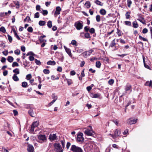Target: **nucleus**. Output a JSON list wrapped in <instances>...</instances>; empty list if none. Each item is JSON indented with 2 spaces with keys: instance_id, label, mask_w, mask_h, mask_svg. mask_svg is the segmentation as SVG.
I'll return each instance as SVG.
<instances>
[{
  "instance_id": "1",
  "label": "nucleus",
  "mask_w": 152,
  "mask_h": 152,
  "mask_svg": "<svg viewBox=\"0 0 152 152\" xmlns=\"http://www.w3.org/2000/svg\"><path fill=\"white\" fill-rule=\"evenodd\" d=\"M70 150L73 152H83L80 148L74 145H72Z\"/></svg>"
},
{
  "instance_id": "2",
  "label": "nucleus",
  "mask_w": 152,
  "mask_h": 152,
  "mask_svg": "<svg viewBox=\"0 0 152 152\" xmlns=\"http://www.w3.org/2000/svg\"><path fill=\"white\" fill-rule=\"evenodd\" d=\"M89 126L90 128L91 129H87L84 131V132L88 136H93L95 134V133L92 130L91 126Z\"/></svg>"
},
{
  "instance_id": "3",
  "label": "nucleus",
  "mask_w": 152,
  "mask_h": 152,
  "mask_svg": "<svg viewBox=\"0 0 152 152\" xmlns=\"http://www.w3.org/2000/svg\"><path fill=\"white\" fill-rule=\"evenodd\" d=\"M83 134L81 132L79 133L77 135L76 140L78 142H83L84 141V138L83 137Z\"/></svg>"
},
{
  "instance_id": "4",
  "label": "nucleus",
  "mask_w": 152,
  "mask_h": 152,
  "mask_svg": "<svg viewBox=\"0 0 152 152\" xmlns=\"http://www.w3.org/2000/svg\"><path fill=\"white\" fill-rule=\"evenodd\" d=\"M38 138L39 140L40 143H42L46 142L47 138L46 136L44 134H40L38 135Z\"/></svg>"
},
{
  "instance_id": "5",
  "label": "nucleus",
  "mask_w": 152,
  "mask_h": 152,
  "mask_svg": "<svg viewBox=\"0 0 152 152\" xmlns=\"http://www.w3.org/2000/svg\"><path fill=\"white\" fill-rule=\"evenodd\" d=\"M82 23V21H77L75 23L74 26L77 30H80L83 28Z\"/></svg>"
},
{
  "instance_id": "6",
  "label": "nucleus",
  "mask_w": 152,
  "mask_h": 152,
  "mask_svg": "<svg viewBox=\"0 0 152 152\" xmlns=\"http://www.w3.org/2000/svg\"><path fill=\"white\" fill-rule=\"evenodd\" d=\"M54 146L55 149H56L57 152H62L63 150L61 146L59 143H55Z\"/></svg>"
},
{
  "instance_id": "7",
  "label": "nucleus",
  "mask_w": 152,
  "mask_h": 152,
  "mask_svg": "<svg viewBox=\"0 0 152 152\" xmlns=\"http://www.w3.org/2000/svg\"><path fill=\"white\" fill-rule=\"evenodd\" d=\"M114 135L110 134V135L113 138H115V137L119 136L121 134L120 130L116 129L114 131Z\"/></svg>"
},
{
  "instance_id": "8",
  "label": "nucleus",
  "mask_w": 152,
  "mask_h": 152,
  "mask_svg": "<svg viewBox=\"0 0 152 152\" xmlns=\"http://www.w3.org/2000/svg\"><path fill=\"white\" fill-rule=\"evenodd\" d=\"M49 139L50 141H53L57 139L56 134H50L49 136Z\"/></svg>"
},
{
  "instance_id": "9",
  "label": "nucleus",
  "mask_w": 152,
  "mask_h": 152,
  "mask_svg": "<svg viewBox=\"0 0 152 152\" xmlns=\"http://www.w3.org/2000/svg\"><path fill=\"white\" fill-rule=\"evenodd\" d=\"M27 149L28 152H33L34 148L32 145L29 144L27 146Z\"/></svg>"
},
{
  "instance_id": "10",
  "label": "nucleus",
  "mask_w": 152,
  "mask_h": 152,
  "mask_svg": "<svg viewBox=\"0 0 152 152\" xmlns=\"http://www.w3.org/2000/svg\"><path fill=\"white\" fill-rule=\"evenodd\" d=\"M125 89L126 91H132V86L131 85L129 84H127L125 86Z\"/></svg>"
},
{
  "instance_id": "11",
  "label": "nucleus",
  "mask_w": 152,
  "mask_h": 152,
  "mask_svg": "<svg viewBox=\"0 0 152 152\" xmlns=\"http://www.w3.org/2000/svg\"><path fill=\"white\" fill-rule=\"evenodd\" d=\"M137 119H129L127 121V123L130 124H135L137 122Z\"/></svg>"
},
{
  "instance_id": "12",
  "label": "nucleus",
  "mask_w": 152,
  "mask_h": 152,
  "mask_svg": "<svg viewBox=\"0 0 152 152\" xmlns=\"http://www.w3.org/2000/svg\"><path fill=\"white\" fill-rule=\"evenodd\" d=\"M64 48L66 52L68 54L69 56L71 58L72 57V55L71 53V50L69 48H68L65 46H64Z\"/></svg>"
},
{
  "instance_id": "13",
  "label": "nucleus",
  "mask_w": 152,
  "mask_h": 152,
  "mask_svg": "<svg viewBox=\"0 0 152 152\" xmlns=\"http://www.w3.org/2000/svg\"><path fill=\"white\" fill-rule=\"evenodd\" d=\"M91 6V3L90 2L88 1H86L85 3L84 4V7L85 8L87 9L89 8Z\"/></svg>"
},
{
  "instance_id": "14",
  "label": "nucleus",
  "mask_w": 152,
  "mask_h": 152,
  "mask_svg": "<svg viewBox=\"0 0 152 152\" xmlns=\"http://www.w3.org/2000/svg\"><path fill=\"white\" fill-rule=\"evenodd\" d=\"M13 3L16 6V8L18 9L19 8L20 5V1L16 0L13 1Z\"/></svg>"
},
{
  "instance_id": "15",
  "label": "nucleus",
  "mask_w": 152,
  "mask_h": 152,
  "mask_svg": "<svg viewBox=\"0 0 152 152\" xmlns=\"http://www.w3.org/2000/svg\"><path fill=\"white\" fill-rule=\"evenodd\" d=\"M101 95L99 93L95 94H91V96L93 98H98L100 97Z\"/></svg>"
},
{
  "instance_id": "16",
  "label": "nucleus",
  "mask_w": 152,
  "mask_h": 152,
  "mask_svg": "<svg viewBox=\"0 0 152 152\" xmlns=\"http://www.w3.org/2000/svg\"><path fill=\"white\" fill-rule=\"evenodd\" d=\"M137 20L144 24H145V21L142 17H140Z\"/></svg>"
},
{
  "instance_id": "17",
  "label": "nucleus",
  "mask_w": 152,
  "mask_h": 152,
  "mask_svg": "<svg viewBox=\"0 0 152 152\" xmlns=\"http://www.w3.org/2000/svg\"><path fill=\"white\" fill-rule=\"evenodd\" d=\"M94 3L97 5L102 6L103 5V3L99 0H96L94 1Z\"/></svg>"
},
{
  "instance_id": "18",
  "label": "nucleus",
  "mask_w": 152,
  "mask_h": 152,
  "mask_svg": "<svg viewBox=\"0 0 152 152\" xmlns=\"http://www.w3.org/2000/svg\"><path fill=\"white\" fill-rule=\"evenodd\" d=\"M56 64L55 61H49L47 62V64L48 65H54Z\"/></svg>"
},
{
  "instance_id": "19",
  "label": "nucleus",
  "mask_w": 152,
  "mask_h": 152,
  "mask_svg": "<svg viewBox=\"0 0 152 152\" xmlns=\"http://www.w3.org/2000/svg\"><path fill=\"white\" fill-rule=\"evenodd\" d=\"M13 72L15 73L14 75H17L20 73L19 69L18 68L15 69L13 70Z\"/></svg>"
},
{
  "instance_id": "20",
  "label": "nucleus",
  "mask_w": 152,
  "mask_h": 152,
  "mask_svg": "<svg viewBox=\"0 0 152 152\" xmlns=\"http://www.w3.org/2000/svg\"><path fill=\"white\" fill-rule=\"evenodd\" d=\"M12 78L13 80L15 81H18L19 80V79L17 75H13Z\"/></svg>"
},
{
  "instance_id": "21",
  "label": "nucleus",
  "mask_w": 152,
  "mask_h": 152,
  "mask_svg": "<svg viewBox=\"0 0 152 152\" xmlns=\"http://www.w3.org/2000/svg\"><path fill=\"white\" fill-rule=\"evenodd\" d=\"M145 85L147 86H151L152 85V81L151 80L150 81H147L145 84Z\"/></svg>"
},
{
  "instance_id": "22",
  "label": "nucleus",
  "mask_w": 152,
  "mask_h": 152,
  "mask_svg": "<svg viewBox=\"0 0 152 152\" xmlns=\"http://www.w3.org/2000/svg\"><path fill=\"white\" fill-rule=\"evenodd\" d=\"M39 124V121H34V122L31 125L32 126H34V127H37L38 126V125Z\"/></svg>"
},
{
  "instance_id": "23",
  "label": "nucleus",
  "mask_w": 152,
  "mask_h": 152,
  "mask_svg": "<svg viewBox=\"0 0 152 152\" xmlns=\"http://www.w3.org/2000/svg\"><path fill=\"white\" fill-rule=\"evenodd\" d=\"M13 32L14 33L15 36L19 40H20V38L19 37L18 35L17 32L14 29L13 30Z\"/></svg>"
},
{
  "instance_id": "24",
  "label": "nucleus",
  "mask_w": 152,
  "mask_h": 152,
  "mask_svg": "<svg viewBox=\"0 0 152 152\" xmlns=\"http://www.w3.org/2000/svg\"><path fill=\"white\" fill-rule=\"evenodd\" d=\"M14 60V58L13 57L11 56H9L7 58V60L10 62H12Z\"/></svg>"
},
{
  "instance_id": "25",
  "label": "nucleus",
  "mask_w": 152,
  "mask_h": 152,
  "mask_svg": "<svg viewBox=\"0 0 152 152\" xmlns=\"http://www.w3.org/2000/svg\"><path fill=\"white\" fill-rule=\"evenodd\" d=\"M117 34L118 35V36H120L122 35L123 34L122 33L121 31L118 28H117Z\"/></svg>"
},
{
  "instance_id": "26",
  "label": "nucleus",
  "mask_w": 152,
  "mask_h": 152,
  "mask_svg": "<svg viewBox=\"0 0 152 152\" xmlns=\"http://www.w3.org/2000/svg\"><path fill=\"white\" fill-rule=\"evenodd\" d=\"M66 80L67 81L69 85H70L72 83V81L71 79H66Z\"/></svg>"
},
{
  "instance_id": "27",
  "label": "nucleus",
  "mask_w": 152,
  "mask_h": 152,
  "mask_svg": "<svg viewBox=\"0 0 152 152\" xmlns=\"http://www.w3.org/2000/svg\"><path fill=\"white\" fill-rule=\"evenodd\" d=\"M28 113L30 115V116H31L32 117H34V113L33 111L32 110H30L28 111Z\"/></svg>"
},
{
  "instance_id": "28",
  "label": "nucleus",
  "mask_w": 152,
  "mask_h": 152,
  "mask_svg": "<svg viewBox=\"0 0 152 152\" xmlns=\"http://www.w3.org/2000/svg\"><path fill=\"white\" fill-rule=\"evenodd\" d=\"M101 65V64L100 63V62L99 61H97L96 63V67L99 68L100 67Z\"/></svg>"
},
{
  "instance_id": "29",
  "label": "nucleus",
  "mask_w": 152,
  "mask_h": 152,
  "mask_svg": "<svg viewBox=\"0 0 152 152\" xmlns=\"http://www.w3.org/2000/svg\"><path fill=\"white\" fill-rule=\"evenodd\" d=\"M75 50L77 53H80L83 51V49H77V48H75Z\"/></svg>"
},
{
  "instance_id": "30",
  "label": "nucleus",
  "mask_w": 152,
  "mask_h": 152,
  "mask_svg": "<svg viewBox=\"0 0 152 152\" xmlns=\"http://www.w3.org/2000/svg\"><path fill=\"white\" fill-rule=\"evenodd\" d=\"M115 39H114L111 42L110 45V46L111 47H113L114 46L115 43Z\"/></svg>"
},
{
  "instance_id": "31",
  "label": "nucleus",
  "mask_w": 152,
  "mask_h": 152,
  "mask_svg": "<svg viewBox=\"0 0 152 152\" xmlns=\"http://www.w3.org/2000/svg\"><path fill=\"white\" fill-rule=\"evenodd\" d=\"M45 24V22L44 21H40L39 22V24L41 26H44Z\"/></svg>"
},
{
  "instance_id": "32",
  "label": "nucleus",
  "mask_w": 152,
  "mask_h": 152,
  "mask_svg": "<svg viewBox=\"0 0 152 152\" xmlns=\"http://www.w3.org/2000/svg\"><path fill=\"white\" fill-rule=\"evenodd\" d=\"M133 27L134 28H137L138 27L137 23L136 21H134L133 23Z\"/></svg>"
},
{
  "instance_id": "33",
  "label": "nucleus",
  "mask_w": 152,
  "mask_h": 152,
  "mask_svg": "<svg viewBox=\"0 0 152 152\" xmlns=\"http://www.w3.org/2000/svg\"><path fill=\"white\" fill-rule=\"evenodd\" d=\"M22 86L23 88H26L27 86V83L26 82H23L22 83Z\"/></svg>"
},
{
  "instance_id": "34",
  "label": "nucleus",
  "mask_w": 152,
  "mask_h": 152,
  "mask_svg": "<svg viewBox=\"0 0 152 152\" xmlns=\"http://www.w3.org/2000/svg\"><path fill=\"white\" fill-rule=\"evenodd\" d=\"M52 98L53 99V100H55L56 101L57 99V96H56L54 94H52Z\"/></svg>"
},
{
  "instance_id": "35",
  "label": "nucleus",
  "mask_w": 152,
  "mask_h": 152,
  "mask_svg": "<svg viewBox=\"0 0 152 152\" xmlns=\"http://www.w3.org/2000/svg\"><path fill=\"white\" fill-rule=\"evenodd\" d=\"M41 13H42L43 15H46L48 13V12L47 10H43L41 12Z\"/></svg>"
},
{
  "instance_id": "36",
  "label": "nucleus",
  "mask_w": 152,
  "mask_h": 152,
  "mask_svg": "<svg viewBox=\"0 0 152 152\" xmlns=\"http://www.w3.org/2000/svg\"><path fill=\"white\" fill-rule=\"evenodd\" d=\"M0 31L3 33H5L6 32V29L4 27L2 26L0 28Z\"/></svg>"
},
{
  "instance_id": "37",
  "label": "nucleus",
  "mask_w": 152,
  "mask_h": 152,
  "mask_svg": "<svg viewBox=\"0 0 152 152\" xmlns=\"http://www.w3.org/2000/svg\"><path fill=\"white\" fill-rule=\"evenodd\" d=\"M47 26L50 28H51L52 27V22L51 21L49 20L48 22Z\"/></svg>"
},
{
  "instance_id": "38",
  "label": "nucleus",
  "mask_w": 152,
  "mask_h": 152,
  "mask_svg": "<svg viewBox=\"0 0 152 152\" xmlns=\"http://www.w3.org/2000/svg\"><path fill=\"white\" fill-rule=\"evenodd\" d=\"M43 72L45 74H48L50 73V71L49 69H45L43 71Z\"/></svg>"
},
{
  "instance_id": "39",
  "label": "nucleus",
  "mask_w": 152,
  "mask_h": 152,
  "mask_svg": "<svg viewBox=\"0 0 152 152\" xmlns=\"http://www.w3.org/2000/svg\"><path fill=\"white\" fill-rule=\"evenodd\" d=\"M71 44L73 45H75L76 46L77 45V42L75 40H73L71 41Z\"/></svg>"
},
{
  "instance_id": "40",
  "label": "nucleus",
  "mask_w": 152,
  "mask_h": 152,
  "mask_svg": "<svg viewBox=\"0 0 152 152\" xmlns=\"http://www.w3.org/2000/svg\"><path fill=\"white\" fill-rule=\"evenodd\" d=\"M130 12H126L125 15L126 16V19H128L130 18Z\"/></svg>"
},
{
  "instance_id": "41",
  "label": "nucleus",
  "mask_w": 152,
  "mask_h": 152,
  "mask_svg": "<svg viewBox=\"0 0 152 152\" xmlns=\"http://www.w3.org/2000/svg\"><path fill=\"white\" fill-rule=\"evenodd\" d=\"M83 54V56L85 57H86L87 56H90V54H88V51L84 52Z\"/></svg>"
},
{
  "instance_id": "42",
  "label": "nucleus",
  "mask_w": 152,
  "mask_h": 152,
  "mask_svg": "<svg viewBox=\"0 0 152 152\" xmlns=\"http://www.w3.org/2000/svg\"><path fill=\"white\" fill-rule=\"evenodd\" d=\"M20 50L19 49H17L14 51V53L16 55H18L20 54Z\"/></svg>"
},
{
  "instance_id": "43",
  "label": "nucleus",
  "mask_w": 152,
  "mask_h": 152,
  "mask_svg": "<svg viewBox=\"0 0 152 152\" xmlns=\"http://www.w3.org/2000/svg\"><path fill=\"white\" fill-rule=\"evenodd\" d=\"M139 39L141 40H143L144 41H147V39H145V38H144V37H142L140 35H139Z\"/></svg>"
},
{
  "instance_id": "44",
  "label": "nucleus",
  "mask_w": 152,
  "mask_h": 152,
  "mask_svg": "<svg viewBox=\"0 0 152 152\" xmlns=\"http://www.w3.org/2000/svg\"><path fill=\"white\" fill-rule=\"evenodd\" d=\"M85 37L86 38H91V36L89 33L87 32L85 34Z\"/></svg>"
},
{
  "instance_id": "45",
  "label": "nucleus",
  "mask_w": 152,
  "mask_h": 152,
  "mask_svg": "<svg viewBox=\"0 0 152 152\" xmlns=\"http://www.w3.org/2000/svg\"><path fill=\"white\" fill-rule=\"evenodd\" d=\"M39 40L40 42L41 43L45 42L46 41L43 38H42V37H40L39 38Z\"/></svg>"
},
{
  "instance_id": "46",
  "label": "nucleus",
  "mask_w": 152,
  "mask_h": 152,
  "mask_svg": "<svg viewBox=\"0 0 152 152\" xmlns=\"http://www.w3.org/2000/svg\"><path fill=\"white\" fill-rule=\"evenodd\" d=\"M61 10H56L54 12V15L55 16L60 14Z\"/></svg>"
},
{
  "instance_id": "47",
  "label": "nucleus",
  "mask_w": 152,
  "mask_h": 152,
  "mask_svg": "<svg viewBox=\"0 0 152 152\" xmlns=\"http://www.w3.org/2000/svg\"><path fill=\"white\" fill-rule=\"evenodd\" d=\"M132 3V2L131 0H127V6L128 7H130L131 4Z\"/></svg>"
},
{
  "instance_id": "48",
  "label": "nucleus",
  "mask_w": 152,
  "mask_h": 152,
  "mask_svg": "<svg viewBox=\"0 0 152 152\" xmlns=\"http://www.w3.org/2000/svg\"><path fill=\"white\" fill-rule=\"evenodd\" d=\"M19 66L18 63L15 62H13L12 65V67H14L15 66Z\"/></svg>"
},
{
  "instance_id": "49",
  "label": "nucleus",
  "mask_w": 152,
  "mask_h": 152,
  "mask_svg": "<svg viewBox=\"0 0 152 152\" xmlns=\"http://www.w3.org/2000/svg\"><path fill=\"white\" fill-rule=\"evenodd\" d=\"M114 80L112 79L108 81V83L110 85H112L114 83Z\"/></svg>"
},
{
  "instance_id": "50",
  "label": "nucleus",
  "mask_w": 152,
  "mask_h": 152,
  "mask_svg": "<svg viewBox=\"0 0 152 152\" xmlns=\"http://www.w3.org/2000/svg\"><path fill=\"white\" fill-rule=\"evenodd\" d=\"M7 37H8V39L9 40V41L10 42H12V37L9 34H8Z\"/></svg>"
},
{
  "instance_id": "51",
  "label": "nucleus",
  "mask_w": 152,
  "mask_h": 152,
  "mask_svg": "<svg viewBox=\"0 0 152 152\" xmlns=\"http://www.w3.org/2000/svg\"><path fill=\"white\" fill-rule=\"evenodd\" d=\"M96 20L97 22H99L100 21V16L99 15H98L96 17Z\"/></svg>"
},
{
  "instance_id": "52",
  "label": "nucleus",
  "mask_w": 152,
  "mask_h": 152,
  "mask_svg": "<svg viewBox=\"0 0 152 152\" xmlns=\"http://www.w3.org/2000/svg\"><path fill=\"white\" fill-rule=\"evenodd\" d=\"M99 12L102 15H104L106 14L105 10H100Z\"/></svg>"
},
{
  "instance_id": "53",
  "label": "nucleus",
  "mask_w": 152,
  "mask_h": 152,
  "mask_svg": "<svg viewBox=\"0 0 152 152\" xmlns=\"http://www.w3.org/2000/svg\"><path fill=\"white\" fill-rule=\"evenodd\" d=\"M31 77V74H29L26 76V78L27 80H29Z\"/></svg>"
},
{
  "instance_id": "54",
  "label": "nucleus",
  "mask_w": 152,
  "mask_h": 152,
  "mask_svg": "<svg viewBox=\"0 0 152 152\" xmlns=\"http://www.w3.org/2000/svg\"><path fill=\"white\" fill-rule=\"evenodd\" d=\"M95 30L94 28H91L89 30V32L91 34H93L95 32Z\"/></svg>"
},
{
  "instance_id": "55",
  "label": "nucleus",
  "mask_w": 152,
  "mask_h": 152,
  "mask_svg": "<svg viewBox=\"0 0 152 152\" xmlns=\"http://www.w3.org/2000/svg\"><path fill=\"white\" fill-rule=\"evenodd\" d=\"M28 31L32 32L33 31V29L31 27H29L27 29Z\"/></svg>"
},
{
  "instance_id": "56",
  "label": "nucleus",
  "mask_w": 152,
  "mask_h": 152,
  "mask_svg": "<svg viewBox=\"0 0 152 152\" xmlns=\"http://www.w3.org/2000/svg\"><path fill=\"white\" fill-rule=\"evenodd\" d=\"M39 13L38 12H37L36 13H35L34 14V18H38L39 17Z\"/></svg>"
},
{
  "instance_id": "57",
  "label": "nucleus",
  "mask_w": 152,
  "mask_h": 152,
  "mask_svg": "<svg viewBox=\"0 0 152 152\" xmlns=\"http://www.w3.org/2000/svg\"><path fill=\"white\" fill-rule=\"evenodd\" d=\"M34 61L37 65H40L41 64V62L40 61L38 60L37 59H35Z\"/></svg>"
},
{
  "instance_id": "58",
  "label": "nucleus",
  "mask_w": 152,
  "mask_h": 152,
  "mask_svg": "<svg viewBox=\"0 0 152 152\" xmlns=\"http://www.w3.org/2000/svg\"><path fill=\"white\" fill-rule=\"evenodd\" d=\"M125 23L126 25L130 26L131 25V22L129 21H125Z\"/></svg>"
},
{
  "instance_id": "59",
  "label": "nucleus",
  "mask_w": 152,
  "mask_h": 152,
  "mask_svg": "<svg viewBox=\"0 0 152 152\" xmlns=\"http://www.w3.org/2000/svg\"><path fill=\"white\" fill-rule=\"evenodd\" d=\"M89 28H90L89 27L86 26L84 27V29L86 31L88 32L89 30Z\"/></svg>"
},
{
  "instance_id": "60",
  "label": "nucleus",
  "mask_w": 152,
  "mask_h": 152,
  "mask_svg": "<svg viewBox=\"0 0 152 152\" xmlns=\"http://www.w3.org/2000/svg\"><path fill=\"white\" fill-rule=\"evenodd\" d=\"M148 29L146 28H144L142 31V32L143 34H146L148 32Z\"/></svg>"
},
{
  "instance_id": "61",
  "label": "nucleus",
  "mask_w": 152,
  "mask_h": 152,
  "mask_svg": "<svg viewBox=\"0 0 152 152\" xmlns=\"http://www.w3.org/2000/svg\"><path fill=\"white\" fill-rule=\"evenodd\" d=\"M62 68L60 66H58L57 68V70L58 71L61 72L62 71Z\"/></svg>"
},
{
  "instance_id": "62",
  "label": "nucleus",
  "mask_w": 152,
  "mask_h": 152,
  "mask_svg": "<svg viewBox=\"0 0 152 152\" xmlns=\"http://www.w3.org/2000/svg\"><path fill=\"white\" fill-rule=\"evenodd\" d=\"M76 74L74 70H72L70 72V74L71 75H75Z\"/></svg>"
},
{
  "instance_id": "63",
  "label": "nucleus",
  "mask_w": 152,
  "mask_h": 152,
  "mask_svg": "<svg viewBox=\"0 0 152 152\" xmlns=\"http://www.w3.org/2000/svg\"><path fill=\"white\" fill-rule=\"evenodd\" d=\"M120 42L121 43L123 44H125L126 43V42L123 39H122L120 38Z\"/></svg>"
},
{
  "instance_id": "64",
  "label": "nucleus",
  "mask_w": 152,
  "mask_h": 152,
  "mask_svg": "<svg viewBox=\"0 0 152 152\" xmlns=\"http://www.w3.org/2000/svg\"><path fill=\"white\" fill-rule=\"evenodd\" d=\"M6 58L4 57H2L1 58V62L2 63H4L6 61Z\"/></svg>"
}]
</instances>
